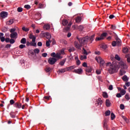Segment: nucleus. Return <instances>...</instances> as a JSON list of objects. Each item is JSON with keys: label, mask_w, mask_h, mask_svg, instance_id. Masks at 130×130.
Returning a JSON list of instances; mask_svg holds the SVG:
<instances>
[{"label": "nucleus", "mask_w": 130, "mask_h": 130, "mask_svg": "<svg viewBox=\"0 0 130 130\" xmlns=\"http://www.w3.org/2000/svg\"><path fill=\"white\" fill-rule=\"evenodd\" d=\"M76 38L80 44H79L78 42L75 41L74 42V45L75 47H76V48H77V49H79V50H81V47H82L83 45L87 44V43H88V41H89V37H85L83 38H79L78 37H77Z\"/></svg>", "instance_id": "nucleus-1"}, {"label": "nucleus", "mask_w": 130, "mask_h": 130, "mask_svg": "<svg viewBox=\"0 0 130 130\" xmlns=\"http://www.w3.org/2000/svg\"><path fill=\"white\" fill-rule=\"evenodd\" d=\"M106 66L107 67H109L110 68L109 69V73L111 75H112V74H115V73H117L118 71V67L116 64L114 63H111V62H109L106 63Z\"/></svg>", "instance_id": "nucleus-2"}, {"label": "nucleus", "mask_w": 130, "mask_h": 130, "mask_svg": "<svg viewBox=\"0 0 130 130\" xmlns=\"http://www.w3.org/2000/svg\"><path fill=\"white\" fill-rule=\"evenodd\" d=\"M57 61V59L54 57H50L48 60V62L49 64H54Z\"/></svg>", "instance_id": "nucleus-3"}, {"label": "nucleus", "mask_w": 130, "mask_h": 130, "mask_svg": "<svg viewBox=\"0 0 130 130\" xmlns=\"http://www.w3.org/2000/svg\"><path fill=\"white\" fill-rule=\"evenodd\" d=\"M95 60H96L98 62L99 60L101 67H104V64H105V61H104L103 59H102L101 57H99L98 59L97 58H95Z\"/></svg>", "instance_id": "nucleus-4"}, {"label": "nucleus", "mask_w": 130, "mask_h": 130, "mask_svg": "<svg viewBox=\"0 0 130 130\" xmlns=\"http://www.w3.org/2000/svg\"><path fill=\"white\" fill-rule=\"evenodd\" d=\"M93 69H92V67L91 66H88L86 67L85 69L86 74L87 76H90V74H89V73H91L92 72Z\"/></svg>", "instance_id": "nucleus-5"}, {"label": "nucleus", "mask_w": 130, "mask_h": 130, "mask_svg": "<svg viewBox=\"0 0 130 130\" xmlns=\"http://www.w3.org/2000/svg\"><path fill=\"white\" fill-rule=\"evenodd\" d=\"M8 12L6 11H2L0 13V17H1V18H3V19H5V18H7V17H8Z\"/></svg>", "instance_id": "nucleus-6"}, {"label": "nucleus", "mask_w": 130, "mask_h": 130, "mask_svg": "<svg viewBox=\"0 0 130 130\" xmlns=\"http://www.w3.org/2000/svg\"><path fill=\"white\" fill-rule=\"evenodd\" d=\"M73 73H75V74H78V75H82V74H83V69L81 68L75 69L73 71Z\"/></svg>", "instance_id": "nucleus-7"}, {"label": "nucleus", "mask_w": 130, "mask_h": 130, "mask_svg": "<svg viewBox=\"0 0 130 130\" xmlns=\"http://www.w3.org/2000/svg\"><path fill=\"white\" fill-rule=\"evenodd\" d=\"M14 107L20 109L22 107V104L20 102H16L14 105Z\"/></svg>", "instance_id": "nucleus-8"}, {"label": "nucleus", "mask_w": 130, "mask_h": 130, "mask_svg": "<svg viewBox=\"0 0 130 130\" xmlns=\"http://www.w3.org/2000/svg\"><path fill=\"white\" fill-rule=\"evenodd\" d=\"M103 103V102L102 100H101V98H99L95 102V104L96 106H99L100 105H101Z\"/></svg>", "instance_id": "nucleus-9"}, {"label": "nucleus", "mask_w": 130, "mask_h": 130, "mask_svg": "<svg viewBox=\"0 0 130 130\" xmlns=\"http://www.w3.org/2000/svg\"><path fill=\"white\" fill-rule=\"evenodd\" d=\"M120 67H121L122 69H124V70H126L127 69V66H126V63L123 62H120L119 63Z\"/></svg>", "instance_id": "nucleus-10"}, {"label": "nucleus", "mask_w": 130, "mask_h": 130, "mask_svg": "<svg viewBox=\"0 0 130 130\" xmlns=\"http://www.w3.org/2000/svg\"><path fill=\"white\" fill-rule=\"evenodd\" d=\"M104 128L105 129L110 130L109 128L108 127V125H107V120H104Z\"/></svg>", "instance_id": "nucleus-11"}, {"label": "nucleus", "mask_w": 130, "mask_h": 130, "mask_svg": "<svg viewBox=\"0 0 130 130\" xmlns=\"http://www.w3.org/2000/svg\"><path fill=\"white\" fill-rule=\"evenodd\" d=\"M29 39H32V42H36V37L34 36V35L30 34L29 35Z\"/></svg>", "instance_id": "nucleus-12"}, {"label": "nucleus", "mask_w": 130, "mask_h": 130, "mask_svg": "<svg viewBox=\"0 0 130 130\" xmlns=\"http://www.w3.org/2000/svg\"><path fill=\"white\" fill-rule=\"evenodd\" d=\"M35 18L37 20H40L41 19V14L37 13L35 15Z\"/></svg>", "instance_id": "nucleus-13"}, {"label": "nucleus", "mask_w": 130, "mask_h": 130, "mask_svg": "<svg viewBox=\"0 0 130 130\" xmlns=\"http://www.w3.org/2000/svg\"><path fill=\"white\" fill-rule=\"evenodd\" d=\"M18 34L16 32H12L10 35V37L11 38H16V37L17 36Z\"/></svg>", "instance_id": "nucleus-14"}, {"label": "nucleus", "mask_w": 130, "mask_h": 130, "mask_svg": "<svg viewBox=\"0 0 130 130\" xmlns=\"http://www.w3.org/2000/svg\"><path fill=\"white\" fill-rule=\"evenodd\" d=\"M66 61H67V59L64 58L60 61V62L59 63V64H60V66H61V67H62L63 66H64V63H66Z\"/></svg>", "instance_id": "nucleus-15"}, {"label": "nucleus", "mask_w": 130, "mask_h": 130, "mask_svg": "<svg viewBox=\"0 0 130 130\" xmlns=\"http://www.w3.org/2000/svg\"><path fill=\"white\" fill-rule=\"evenodd\" d=\"M75 68H76V66H72L69 67H67L66 69H67V71H71V70H74V69H75Z\"/></svg>", "instance_id": "nucleus-16"}, {"label": "nucleus", "mask_w": 130, "mask_h": 130, "mask_svg": "<svg viewBox=\"0 0 130 130\" xmlns=\"http://www.w3.org/2000/svg\"><path fill=\"white\" fill-rule=\"evenodd\" d=\"M67 68H64L63 69H61V70H59L58 71H57V73H58V74H60V73H66V72H67Z\"/></svg>", "instance_id": "nucleus-17"}, {"label": "nucleus", "mask_w": 130, "mask_h": 130, "mask_svg": "<svg viewBox=\"0 0 130 130\" xmlns=\"http://www.w3.org/2000/svg\"><path fill=\"white\" fill-rule=\"evenodd\" d=\"M116 43H117V46H120V45H121V40H120V39H117Z\"/></svg>", "instance_id": "nucleus-18"}, {"label": "nucleus", "mask_w": 130, "mask_h": 130, "mask_svg": "<svg viewBox=\"0 0 130 130\" xmlns=\"http://www.w3.org/2000/svg\"><path fill=\"white\" fill-rule=\"evenodd\" d=\"M111 103H110V101L109 100H106V105L107 107H110Z\"/></svg>", "instance_id": "nucleus-19"}, {"label": "nucleus", "mask_w": 130, "mask_h": 130, "mask_svg": "<svg viewBox=\"0 0 130 130\" xmlns=\"http://www.w3.org/2000/svg\"><path fill=\"white\" fill-rule=\"evenodd\" d=\"M43 28L44 30H49V29H50V25L49 24H45Z\"/></svg>", "instance_id": "nucleus-20"}, {"label": "nucleus", "mask_w": 130, "mask_h": 130, "mask_svg": "<svg viewBox=\"0 0 130 130\" xmlns=\"http://www.w3.org/2000/svg\"><path fill=\"white\" fill-rule=\"evenodd\" d=\"M26 42H27V40H26V38H23L21 41H20V43L22 44H26Z\"/></svg>", "instance_id": "nucleus-21"}, {"label": "nucleus", "mask_w": 130, "mask_h": 130, "mask_svg": "<svg viewBox=\"0 0 130 130\" xmlns=\"http://www.w3.org/2000/svg\"><path fill=\"white\" fill-rule=\"evenodd\" d=\"M10 115L12 118H15V117H16V113L14 112H11Z\"/></svg>", "instance_id": "nucleus-22"}, {"label": "nucleus", "mask_w": 130, "mask_h": 130, "mask_svg": "<svg viewBox=\"0 0 130 130\" xmlns=\"http://www.w3.org/2000/svg\"><path fill=\"white\" fill-rule=\"evenodd\" d=\"M60 55H61V54H60V53H56V56L55 58H58V59H61V57L60 56Z\"/></svg>", "instance_id": "nucleus-23"}, {"label": "nucleus", "mask_w": 130, "mask_h": 130, "mask_svg": "<svg viewBox=\"0 0 130 130\" xmlns=\"http://www.w3.org/2000/svg\"><path fill=\"white\" fill-rule=\"evenodd\" d=\"M122 80H123L124 82H127V81H128V78H127V76L126 75H124L122 77Z\"/></svg>", "instance_id": "nucleus-24"}, {"label": "nucleus", "mask_w": 130, "mask_h": 130, "mask_svg": "<svg viewBox=\"0 0 130 130\" xmlns=\"http://www.w3.org/2000/svg\"><path fill=\"white\" fill-rule=\"evenodd\" d=\"M14 23V19H10L6 22L7 25H12Z\"/></svg>", "instance_id": "nucleus-25"}, {"label": "nucleus", "mask_w": 130, "mask_h": 130, "mask_svg": "<svg viewBox=\"0 0 130 130\" xmlns=\"http://www.w3.org/2000/svg\"><path fill=\"white\" fill-rule=\"evenodd\" d=\"M81 20H82V18L80 16L76 18V23H80Z\"/></svg>", "instance_id": "nucleus-26"}, {"label": "nucleus", "mask_w": 130, "mask_h": 130, "mask_svg": "<svg viewBox=\"0 0 130 130\" xmlns=\"http://www.w3.org/2000/svg\"><path fill=\"white\" fill-rule=\"evenodd\" d=\"M80 60H84V59H87V56L86 55H81L80 56Z\"/></svg>", "instance_id": "nucleus-27"}, {"label": "nucleus", "mask_w": 130, "mask_h": 130, "mask_svg": "<svg viewBox=\"0 0 130 130\" xmlns=\"http://www.w3.org/2000/svg\"><path fill=\"white\" fill-rule=\"evenodd\" d=\"M34 52L35 53V54L39 53L40 52V50L38 48H36L34 50Z\"/></svg>", "instance_id": "nucleus-28"}, {"label": "nucleus", "mask_w": 130, "mask_h": 130, "mask_svg": "<svg viewBox=\"0 0 130 130\" xmlns=\"http://www.w3.org/2000/svg\"><path fill=\"white\" fill-rule=\"evenodd\" d=\"M125 71L123 70H120V76H123V75H124V74H125Z\"/></svg>", "instance_id": "nucleus-29"}, {"label": "nucleus", "mask_w": 130, "mask_h": 130, "mask_svg": "<svg viewBox=\"0 0 130 130\" xmlns=\"http://www.w3.org/2000/svg\"><path fill=\"white\" fill-rule=\"evenodd\" d=\"M83 54H84V55H88V54H89V53H88L87 52V51L85 49H84V48H83Z\"/></svg>", "instance_id": "nucleus-30"}, {"label": "nucleus", "mask_w": 130, "mask_h": 130, "mask_svg": "<svg viewBox=\"0 0 130 130\" xmlns=\"http://www.w3.org/2000/svg\"><path fill=\"white\" fill-rule=\"evenodd\" d=\"M50 40H49L48 41H47L46 42V45L47 47H49L50 46Z\"/></svg>", "instance_id": "nucleus-31"}, {"label": "nucleus", "mask_w": 130, "mask_h": 130, "mask_svg": "<svg viewBox=\"0 0 130 130\" xmlns=\"http://www.w3.org/2000/svg\"><path fill=\"white\" fill-rule=\"evenodd\" d=\"M128 52V49L127 48H123V53H127Z\"/></svg>", "instance_id": "nucleus-32"}, {"label": "nucleus", "mask_w": 130, "mask_h": 130, "mask_svg": "<svg viewBox=\"0 0 130 130\" xmlns=\"http://www.w3.org/2000/svg\"><path fill=\"white\" fill-rule=\"evenodd\" d=\"M110 113H111L110 111L108 110L105 112V114L106 116H109V115H110Z\"/></svg>", "instance_id": "nucleus-33"}, {"label": "nucleus", "mask_w": 130, "mask_h": 130, "mask_svg": "<svg viewBox=\"0 0 130 130\" xmlns=\"http://www.w3.org/2000/svg\"><path fill=\"white\" fill-rule=\"evenodd\" d=\"M114 118H115V115L114 114V113H111V119L112 120H113V119H114Z\"/></svg>", "instance_id": "nucleus-34"}, {"label": "nucleus", "mask_w": 130, "mask_h": 130, "mask_svg": "<svg viewBox=\"0 0 130 130\" xmlns=\"http://www.w3.org/2000/svg\"><path fill=\"white\" fill-rule=\"evenodd\" d=\"M68 23H69V22L68 21V20H64L62 21V25H63L64 26H66V25H68Z\"/></svg>", "instance_id": "nucleus-35"}, {"label": "nucleus", "mask_w": 130, "mask_h": 130, "mask_svg": "<svg viewBox=\"0 0 130 130\" xmlns=\"http://www.w3.org/2000/svg\"><path fill=\"white\" fill-rule=\"evenodd\" d=\"M125 93H126V91H125V90H124V89H122L120 91V93L121 94V95L122 96H123V95H125Z\"/></svg>", "instance_id": "nucleus-36"}, {"label": "nucleus", "mask_w": 130, "mask_h": 130, "mask_svg": "<svg viewBox=\"0 0 130 130\" xmlns=\"http://www.w3.org/2000/svg\"><path fill=\"white\" fill-rule=\"evenodd\" d=\"M37 44L36 43V42H30V46H37Z\"/></svg>", "instance_id": "nucleus-37"}, {"label": "nucleus", "mask_w": 130, "mask_h": 130, "mask_svg": "<svg viewBox=\"0 0 130 130\" xmlns=\"http://www.w3.org/2000/svg\"><path fill=\"white\" fill-rule=\"evenodd\" d=\"M103 96L104 98H108V94L107 93V92H104L103 93Z\"/></svg>", "instance_id": "nucleus-38"}, {"label": "nucleus", "mask_w": 130, "mask_h": 130, "mask_svg": "<svg viewBox=\"0 0 130 130\" xmlns=\"http://www.w3.org/2000/svg\"><path fill=\"white\" fill-rule=\"evenodd\" d=\"M17 12H18V13H22V12H23V8H22V7H18L17 8Z\"/></svg>", "instance_id": "nucleus-39"}, {"label": "nucleus", "mask_w": 130, "mask_h": 130, "mask_svg": "<svg viewBox=\"0 0 130 130\" xmlns=\"http://www.w3.org/2000/svg\"><path fill=\"white\" fill-rule=\"evenodd\" d=\"M95 37V35H93L91 36L90 38H89V40H90V41H93V40H94V38Z\"/></svg>", "instance_id": "nucleus-40"}, {"label": "nucleus", "mask_w": 130, "mask_h": 130, "mask_svg": "<svg viewBox=\"0 0 130 130\" xmlns=\"http://www.w3.org/2000/svg\"><path fill=\"white\" fill-rule=\"evenodd\" d=\"M110 29L111 30H114L116 29V26L115 25H114L112 24L111 26Z\"/></svg>", "instance_id": "nucleus-41"}, {"label": "nucleus", "mask_w": 130, "mask_h": 130, "mask_svg": "<svg viewBox=\"0 0 130 130\" xmlns=\"http://www.w3.org/2000/svg\"><path fill=\"white\" fill-rule=\"evenodd\" d=\"M24 8L27 10H30V9H31V6H30L29 5H26L24 6Z\"/></svg>", "instance_id": "nucleus-42"}, {"label": "nucleus", "mask_w": 130, "mask_h": 130, "mask_svg": "<svg viewBox=\"0 0 130 130\" xmlns=\"http://www.w3.org/2000/svg\"><path fill=\"white\" fill-rule=\"evenodd\" d=\"M75 50H76V48H75V47H73L69 49V52H73V51H75Z\"/></svg>", "instance_id": "nucleus-43"}, {"label": "nucleus", "mask_w": 130, "mask_h": 130, "mask_svg": "<svg viewBox=\"0 0 130 130\" xmlns=\"http://www.w3.org/2000/svg\"><path fill=\"white\" fill-rule=\"evenodd\" d=\"M104 39V38H103L101 36V37L96 38L95 39V41H100V40H102Z\"/></svg>", "instance_id": "nucleus-44"}, {"label": "nucleus", "mask_w": 130, "mask_h": 130, "mask_svg": "<svg viewBox=\"0 0 130 130\" xmlns=\"http://www.w3.org/2000/svg\"><path fill=\"white\" fill-rule=\"evenodd\" d=\"M45 71H46V72H47V73H48V72H50V71H51V68L50 67H47L45 69Z\"/></svg>", "instance_id": "nucleus-45"}, {"label": "nucleus", "mask_w": 130, "mask_h": 130, "mask_svg": "<svg viewBox=\"0 0 130 130\" xmlns=\"http://www.w3.org/2000/svg\"><path fill=\"white\" fill-rule=\"evenodd\" d=\"M106 36H107V32H103L101 35V37H102L103 38V37H106Z\"/></svg>", "instance_id": "nucleus-46"}, {"label": "nucleus", "mask_w": 130, "mask_h": 130, "mask_svg": "<svg viewBox=\"0 0 130 130\" xmlns=\"http://www.w3.org/2000/svg\"><path fill=\"white\" fill-rule=\"evenodd\" d=\"M115 58L117 60H118V61H119V60H120V57H119V56H118V55H116L115 56Z\"/></svg>", "instance_id": "nucleus-47"}, {"label": "nucleus", "mask_w": 130, "mask_h": 130, "mask_svg": "<svg viewBox=\"0 0 130 130\" xmlns=\"http://www.w3.org/2000/svg\"><path fill=\"white\" fill-rule=\"evenodd\" d=\"M112 45L113 47L116 46V45H117L116 41H113L112 43Z\"/></svg>", "instance_id": "nucleus-48"}, {"label": "nucleus", "mask_w": 130, "mask_h": 130, "mask_svg": "<svg viewBox=\"0 0 130 130\" xmlns=\"http://www.w3.org/2000/svg\"><path fill=\"white\" fill-rule=\"evenodd\" d=\"M25 47H26V45H25L21 44L19 45V48H20V49H23V48H25Z\"/></svg>", "instance_id": "nucleus-49"}, {"label": "nucleus", "mask_w": 130, "mask_h": 130, "mask_svg": "<svg viewBox=\"0 0 130 130\" xmlns=\"http://www.w3.org/2000/svg\"><path fill=\"white\" fill-rule=\"evenodd\" d=\"M16 103H15V101H14V100H11L10 101V104H11V105H13V104H15Z\"/></svg>", "instance_id": "nucleus-50"}, {"label": "nucleus", "mask_w": 130, "mask_h": 130, "mask_svg": "<svg viewBox=\"0 0 130 130\" xmlns=\"http://www.w3.org/2000/svg\"><path fill=\"white\" fill-rule=\"evenodd\" d=\"M120 109H121V110H123V109H124V105L121 104L120 105Z\"/></svg>", "instance_id": "nucleus-51"}, {"label": "nucleus", "mask_w": 130, "mask_h": 130, "mask_svg": "<svg viewBox=\"0 0 130 130\" xmlns=\"http://www.w3.org/2000/svg\"><path fill=\"white\" fill-rule=\"evenodd\" d=\"M22 30L23 31H25V32H28L29 31V28H26L25 27H22Z\"/></svg>", "instance_id": "nucleus-52"}, {"label": "nucleus", "mask_w": 130, "mask_h": 130, "mask_svg": "<svg viewBox=\"0 0 130 130\" xmlns=\"http://www.w3.org/2000/svg\"><path fill=\"white\" fill-rule=\"evenodd\" d=\"M78 29L80 31H82V30L84 29V26H83V25H80Z\"/></svg>", "instance_id": "nucleus-53"}, {"label": "nucleus", "mask_w": 130, "mask_h": 130, "mask_svg": "<svg viewBox=\"0 0 130 130\" xmlns=\"http://www.w3.org/2000/svg\"><path fill=\"white\" fill-rule=\"evenodd\" d=\"M101 48H103V49H106V48H107V45H103L101 46Z\"/></svg>", "instance_id": "nucleus-54"}, {"label": "nucleus", "mask_w": 130, "mask_h": 130, "mask_svg": "<svg viewBox=\"0 0 130 130\" xmlns=\"http://www.w3.org/2000/svg\"><path fill=\"white\" fill-rule=\"evenodd\" d=\"M60 42H61V43H62V44H68V42L64 40H61L60 41Z\"/></svg>", "instance_id": "nucleus-55"}, {"label": "nucleus", "mask_w": 130, "mask_h": 130, "mask_svg": "<svg viewBox=\"0 0 130 130\" xmlns=\"http://www.w3.org/2000/svg\"><path fill=\"white\" fill-rule=\"evenodd\" d=\"M88 64H87V62H83L82 64V67H84V68H87L88 67Z\"/></svg>", "instance_id": "nucleus-56"}, {"label": "nucleus", "mask_w": 130, "mask_h": 130, "mask_svg": "<svg viewBox=\"0 0 130 130\" xmlns=\"http://www.w3.org/2000/svg\"><path fill=\"white\" fill-rule=\"evenodd\" d=\"M10 43H11V44H14V43L15 42V40L11 39L10 40Z\"/></svg>", "instance_id": "nucleus-57"}, {"label": "nucleus", "mask_w": 130, "mask_h": 130, "mask_svg": "<svg viewBox=\"0 0 130 130\" xmlns=\"http://www.w3.org/2000/svg\"><path fill=\"white\" fill-rule=\"evenodd\" d=\"M108 89H109L110 91L113 90V86H112V85H110L109 86Z\"/></svg>", "instance_id": "nucleus-58"}, {"label": "nucleus", "mask_w": 130, "mask_h": 130, "mask_svg": "<svg viewBox=\"0 0 130 130\" xmlns=\"http://www.w3.org/2000/svg\"><path fill=\"white\" fill-rule=\"evenodd\" d=\"M56 55V53H55V52H52L51 54V56H52V57H55Z\"/></svg>", "instance_id": "nucleus-59"}, {"label": "nucleus", "mask_w": 130, "mask_h": 130, "mask_svg": "<svg viewBox=\"0 0 130 130\" xmlns=\"http://www.w3.org/2000/svg\"><path fill=\"white\" fill-rule=\"evenodd\" d=\"M77 66H80L81 64V61L80 60H77L76 61Z\"/></svg>", "instance_id": "nucleus-60"}, {"label": "nucleus", "mask_w": 130, "mask_h": 130, "mask_svg": "<svg viewBox=\"0 0 130 130\" xmlns=\"http://www.w3.org/2000/svg\"><path fill=\"white\" fill-rule=\"evenodd\" d=\"M125 98L126 99V100H129V96H128V94L126 93L125 95Z\"/></svg>", "instance_id": "nucleus-61"}, {"label": "nucleus", "mask_w": 130, "mask_h": 130, "mask_svg": "<svg viewBox=\"0 0 130 130\" xmlns=\"http://www.w3.org/2000/svg\"><path fill=\"white\" fill-rule=\"evenodd\" d=\"M15 31H16V29H15V28H11L10 29L11 33H14V32H15Z\"/></svg>", "instance_id": "nucleus-62"}, {"label": "nucleus", "mask_w": 130, "mask_h": 130, "mask_svg": "<svg viewBox=\"0 0 130 130\" xmlns=\"http://www.w3.org/2000/svg\"><path fill=\"white\" fill-rule=\"evenodd\" d=\"M42 56H43V57H46V56H47V53H44L42 54Z\"/></svg>", "instance_id": "nucleus-63"}, {"label": "nucleus", "mask_w": 130, "mask_h": 130, "mask_svg": "<svg viewBox=\"0 0 130 130\" xmlns=\"http://www.w3.org/2000/svg\"><path fill=\"white\" fill-rule=\"evenodd\" d=\"M10 38H7L6 39H5V41L7 43H9V42H10Z\"/></svg>", "instance_id": "nucleus-64"}]
</instances>
